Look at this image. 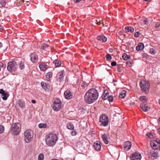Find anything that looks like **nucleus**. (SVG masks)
I'll return each mask as SVG.
<instances>
[{"label":"nucleus","mask_w":160,"mask_h":160,"mask_svg":"<svg viewBox=\"0 0 160 160\" xmlns=\"http://www.w3.org/2000/svg\"><path fill=\"white\" fill-rule=\"evenodd\" d=\"M99 96L98 91L95 89L92 88L88 90L84 96L85 102L88 104H91L96 101Z\"/></svg>","instance_id":"obj_1"},{"label":"nucleus","mask_w":160,"mask_h":160,"mask_svg":"<svg viewBox=\"0 0 160 160\" xmlns=\"http://www.w3.org/2000/svg\"><path fill=\"white\" fill-rule=\"evenodd\" d=\"M58 139L57 135L53 133L47 134L45 138L46 144L49 146H53L54 145Z\"/></svg>","instance_id":"obj_2"},{"label":"nucleus","mask_w":160,"mask_h":160,"mask_svg":"<svg viewBox=\"0 0 160 160\" xmlns=\"http://www.w3.org/2000/svg\"><path fill=\"white\" fill-rule=\"evenodd\" d=\"M33 137V131L30 129L26 130L24 132V139L25 142H30L32 139Z\"/></svg>","instance_id":"obj_3"},{"label":"nucleus","mask_w":160,"mask_h":160,"mask_svg":"<svg viewBox=\"0 0 160 160\" xmlns=\"http://www.w3.org/2000/svg\"><path fill=\"white\" fill-rule=\"evenodd\" d=\"M62 102L58 98L56 99L52 105L53 109L56 111H58L61 108Z\"/></svg>","instance_id":"obj_4"},{"label":"nucleus","mask_w":160,"mask_h":160,"mask_svg":"<svg viewBox=\"0 0 160 160\" xmlns=\"http://www.w3.org/2000/svg\"><path fill=\"white\" fill-rule=\"evenodd\" d=\"M18 65L16 62L13 61L8 63L7 68L8 71L12 72L15 71Z\"/></svg>","instance_id":"obj_5"},{"label":"nucleus","mask_w":160,"mask_h":160,"mask_svg":"<svg viewBox=\"0 0 160 160\" xmlns=\"http://www.w3.org/2000/svg\"><path fill=\"white\" fill-rule=\"evenodd\" d=\"M12 131L13 134L14 135H18L21 130L20 124L18 123H13L12 126Z\"/></svg>","instance_id":"obj_6"},{"label":"nucleus","mask_w":160,"mask_h":160,"mask_svg":"<svg viewBox=\"0 0 160 160\" xmlns=\"http://www.w3.org/2000/svg\"><path fill=\"white\" fill-rule=\"evenodd\" d=\"M139 84L141 90L142 92H148L150 88L149 83L148 82L143 81L140 82Z\"/></svg>","instance_id":"obj_7"},{"label":"nucleus","mask_w":160,"mask_h":160,"mask_svg":"<svg viewBox=\"0 0 160 160\" xmlns=\"http://www.w3.org/2000/svg\"><path fill=\"white\" fill-rule=\"evenodd\" d=\"M108 117L105 115H103L100 117V122L101 123L100 125L104 127L107 126L108 123Z\"/></svg>","instance_id":"obj_8"},{"label":"nucleus","mask_w":160,"mask_h":160,"mask_svg":"<svg viewBox=\"0 0 160 160\" xmlns=\"http://www.w3.org/2000/svg\"><path fill=\"white\" fill-rule=\"evenodd\" d=\"M151 146L154 150H160V140L157 139L151 143Z\"/></svg>","instance_id":"obj_9"},{"label":"nucleus","mask_w":160,"mask_h":160,"mask_svg":"<svg viewBox=\"0 0 160 160\" xmlns=\"http://www.w3.org/2000/svg\"><path fill=\"white\" fill-rule=\"evenodd\" d=\"M64 71L63 70H61L58 73L56 76L57 81L61 82L63 80L64 76Z\"/></svg>","instance_id":"obj_10"},{"label":"nucleus","mask_w":160,"mask_h":160,"mask_svg":"<svg viewBox=\"0 0 160 160\" xmlns=\"http://www.w3.org/2000/svg\"><path fill=\"white\" fill-rule=\"evenodd\" d=\"M30 60L31 62L33 63H36L38 62V57L37 54L36 53L33 52L30 55Z\"/></svg>","instance_id":"obj_11"},{"label":"nucleus","mask_w":160,"mask_h":160,"mask_svg":"<svg viewBox=\"0 0 160 160\" xmlns=\"http://www.w3.org/2000/svg\"><path fill=\"white\" fill-rule=\"evenodd\" d=\"M159 157V155L158 152L153 151H150L149 153V158L152 159L157 158Z\"/></svg>","instance_id":"obj_12"},{"label":"nucleus","mask_w":160,"mask_h":160,"mask_svg":"<svg viewBox=\"0 0 160 160\" xmlns=\"http://www.w3.org/2000/svg\"><path fill=\"white\" fill-rule=\"evenodd\" d=\"M101 145V143L100 142L96 141L94 142L93 146L96 151H99L100 150Z\"/></svg>","instance_id":"obj_13"},{"label":"nucleus","mask_w":160,"mask_h":160,"mask_svg":"<svg viewBox=\"0 0 160 160\" xmlns=\"http://www.w3.org/2000/svg\"><path fill=\"white\" fill-rule=\"evenodd\" d=\"M141 158V154L138 152H136L132 155L131 157V160H140Z\"/></svg>","instance_id":"obj_14"},{"label":"nucleus","mask_w":160,"mask_h":160,"mask_svg":"<svg viewBox=\"0 0 160 160\" xmlns=\"http://www.w3.org/2000/svg\"><path fill=\"white\" fill-rule=\"evenodd\" d=\"M0 94L3 96L2 97V99L4 100H6L9 95L8 93L6 92L2 89H0Z\"/></svg>","instance_id":"obj_15"},{"label":"nucleus","mask_w":160,"mask_h":160,"mask_svg":"<svg viewBox=\"0 0 160 160\" xmlns=\"http://www.w3.org/2000/svg\"><path fill=\"white\" fill-rule=\"evenodd\" d=\"M39 67L41 71H45L48 68V66L45 63H42L39 64Z\"/></svg>","instance_id":"obj_16"},{"label":"nucleus","mask_w":160,"mask_h":160,"mask_svg":"<svg viewBox=\"0 0 160 160\" xmlns=\"http://www.w3.org/2000/svg\"><path fill=\"white\" fill-rule=\"evenodd\" d=\"M123 146L125 149H126V151H128L131 148L132 144L130 142L127 141L125 142Z\"/></svg>","instance_id":"obj_17"},{"label":"nucleus","mask_w":160,"mask_h":160,"mask_svg":"<svg viewBox=\"0 0 160 160\" xmlns=\"http://www.w3.org/2000/svg\"><path fill=\"white\" fill-rule=\"evenodd\" d=\"M98 40H107L108 39H110L109 36L107 35L106 36H105L103 35H101L98 36L97 37Z\"/></svg>","instance_id":"obj_18"},{"label":"nucleus","mask_w":160,"mask_h":160,"mask_svg":"<svg viewBox=\"0 0 160 160\" xmlns=\"http://www.w3.org/2000/svg\"><path fill=\"white\" fill-rule=\"evenodd\" d=\"M17 104L21 108H24L25 107V104L23 101L19 100L17 102Z\"/></svg>","instance_id":"obj_19"},{"label":"nucleus","mask_w":160,"mask_h":160,"mask_svg":"<svg viewBox=\"0 0 160 160\" xmlns=\"http://www.w3.org/2000/svg\"><path fill=\"white\" fill-rule=\"evenodd\" d=\"M140 107L144 112H147L149 110V108L144 103H142L140 105Z\"/></svg>","instance_id":"obj_20"},{"label":"nucleus","mask_w":160,"mask_h":160,"mask_svg":"<svg viewBox=\"0 0 160 160\" xmlns=\"http://www.w3.org/2000/svg\"><path fill=\"white\" fill-rule=\"evenodd\" d=\"M41 85L42 87L45 90H47V89L49 87V85L48 84L44 82H42L41 83Z\"/></svg>","instance_id":"obj_21"},{"label":"nucleus","mask_w":160,"mask_h":160,"mask_svg":"<svg viewBox=\"0 0 160 160\" xmlns=\"http://www.w3.org/2000/svg\"><path fill=\"white\" fill-rule=\"evenodd\" d=\"M65 98L67 99H70V90H67L64 93Z\"/></svg>","instance_id":"obj_22"},{"label":"nucleus","mask_w":160,"mask_h":160,"mask_svg":"<svg viewBox=\"0 0 160 160\" xmlns=\"http://www.w3.org/2000/svg\"><path fill=\"white\" fill-rule=\"evenodd\" d=\"M144 48V45L142 43H140L136 47V49L138 51L142 50Z\"/></svg>","instance_id":"obj_23"},{"label":"nucleus","mask_w":160,"mask_h":160,"mask_svg":"<svg viewBox=\"0 0 160 160\" xmlns=\"http://www.w3.org/2000/svg\"><path fill=\"white\" fill-rule=\"evenodd\" d=\"M125 31L126 32H132L134 31L133 27H126L125 28Z\"/></svg>","instance_id":"obj_24"},{"label":"nucleus","mask_w":160,"mask_h":160,"mask_svg":"<svg viewBox=\"0 0 160 160\" xmlns=\"http://www.w3.org/2000/svg\"><path fill=\"white\" fill-rule=\"evenodd\" d=\"M71 130H72L71 132V135L72 136H75L78 133V132L74 130V126L73 125L71 124Z\"/></svg>","instance_id":"obj_25"},{"label":"nucleus","mask_w":160,"mask_h":160,"mask_svg":"<svg viewBox=\"0 0 160 160\" xmlns=\"http://www.w3.org/2000/svg\"><path fill=\"white\" fill-rule=\"evenodd\" d=\"M109 93H108V92L105 90L104 93H103L102 95V98L103 99L106 100L108 98V97Z\"/></svg>","instance_id":"obj_26"},{"label":"nucleus","mask_w":160,"mask_h":160,"mask_svg":"<svg viewBox=\"0 0 160 160\" xmlns=\"http://www.w3.org/2000/svg\"><path fill=\"white\" fill-rule=\"evenodd\" d=\"M53 63L55 65L56 67L60 66L62 64L61 61L58 60H56L53 61Z\"/></svg>","instance_id":"obj_27"},{"label":"nucleus","mask_w":160,"mask_h":160,"mask_svg":"<svg viewBox=\"0 0 160 160\" xmlns=\"http://www.w3.org/2000/svg\"><path fill=\"white\" fill-rule=\"evenodd\" d=\"M139 100L141 102H143L142 103H144L147 101V98L146 96H142L139 98Z\"/></svg>","instance_id":"obj_28"},{"label":"nucleus","mask_w":160,"mask_h":160,"mask_svg":"<svg viewBox=\"0 0 160 160\" xmlns=\"http://www.w3.org/2000/svg\"><path fill=\"white\" fill-rule=\"evenodd\" d=\"M122 57L124 60H127L130 58V55H128L126 53H124L123 54Z\"/></svg>","instance_id":"obj_29"},{"label":"nucleus","mask_w":160,"mask_h":160,"mask_svg":"<svg viewBox=\"0 0 160 160\" xmlns=\"http://www.w3.org/2000/svg\"><path fill=\"white\" fill-rule=\"evenodd\" d=\"M126 92L125 91H123L119 93V97L120 98H123L126 96Z\"/></svg>","instance_id":"obj_30"},{"label":"nucleus","mask_w":160,"mask_h":160,"mask_svg":"<svg viewBox=\"0 0 160 160\" xmlns=\"http://www.w3.org/2000/svg\"><path fill=\"white\" fill-rule=\"evenodd\" d=\"M38 127L40 128H46L47 125L46 123H40L38 125Z\"/></svg>","instance_id":"obj_31"},{"label":"nucleus","mask_w":160,"mask_h":160,"mask_svg":"<svg viewBox=\"0 0 160 160\" xmlns=\"http://www.w3.org/2000/svg\"><path fill=\"white\" fill-rule=\"evenodd\" d=\"M19 68L21 70L25 68L24 64L23 62H21L19 63Z\"/></svg>","instance_id":"obj_32"},{"label":"nucleus","mask_w":160,"mask_h":160,"mask_svg":"<svg viewBox=\"0 0 160 160\" xmlns=\"http://www.w3.org/2000/svg\"><path fill=\"white\" fill-rule=\"evenodd\" d=\"M44 159V155L43 153L39 154L38 156V160H43Z\"/></svg>","instance_id":"obj_33"},{"label":"nucleus","mask_w":160,"mask_h":160,"mask_svg":"<svg viewBox=\"0 0 160 160\" xmlns=\"http://www.w3.org/2000/svg\"><path fill=\"white\" fill-rule=\"evenodd\" d=\"M52 73L51 72H49L46 74V77L47 79H49V78L52 77Z\"/></svg>","instance_id":"obj_34"},{"label":"nucleus","mask_w":160,"mask_h":160,"mask_svg":"<svg viewBox=\"0 0 160 160\" xmlns=\"http://www.w3.org/2000/svg\"><path fill=\"white\" fill-rule=\"evenodd\" d=\"M48 47V45H47L43 44L41 47V49L43 50H45Z\"/></svg>","instance_id":"obj_35"},{"label":"nucleus","mask_w":160,"mask_h":160,"mask_svg":"<svg viewBox=\"0 0 160 160\" xmlns=\"http://www.w3.org/2000/svg\"><path fill=\"white\" fill-rule=\"evenodd\" d=\"M4 127L2 125H0V134L2 133L4 131Z\"/></svg>","instance_id":"obj_36"},{"label":"nucleus","mask_w":160,"mask_h":160,"mask_svg":"<svg viewBox=\"0 0 160 160\" xmlns=\"http://www.w3.org/2000/svg\"><path fill=\"white\" fill-rule=\"evenodd\" d=\"M106 58L107 60L109 61L111 60L112 58L109 54H108L106 56Z\"/></svg>","instance_id":"obj_37"},{"label":"nucleus","mask_w":160,"mask_h":160,"mask_svg":"<svg viewBox=\"0 0 160 160\" xmlns=\"http://www.w3.org/2000/svg\"><path fill=\"white\" fill-rule=\"evenodd\" d=\"M108 99L109 101L112 102L113 100V97L112 95L109 96L108 97Z\"/></svg>","instance_id":"obj_38"},{"label":"nucleus","mask_w":160,"mask_h":160,"mask_svg":"<svg viewBox=\"0 0 160 160\" xmlns=\"http://www.w3.org/2000/svg\"><path fill=\"white\" fill-rule=\"evenodd\" d=\"M149 52L151 54H154L155 53V51L153 48L150 49Z\"/></svg>","instance_id":"obj_39"},{"label":"nucleus","mask_w":160,"mask_h":160,"mask_svg":"<svg viewBox=\"0 0 160 160\" xmlns=\"http://www.w3.org/2000/svg\"><path fill=\"white\" fill-rule=\"evenodd\" d=\"M102 138L104 141L108 138L107 135L105 134L102 135Z\"/></svg>","instance_id":"obj_40"},{"label":"nucleus","mask_w":160,"mask_h":160,"mask_svg":"<svg viewBox=\"0 0 160 160\" xmlns=\"http://www.w3.org/2000/svg\"><path fill=\"white\" fill-rule=\"evenodd\" d=\"M140 34H141L139 32H137L134 34V36L135 37L138 38L140 36Z\"/></svg>","instance_id":"obj_41"},{"label":"nucleus","mask_w":160,"mask_h":160,"mask_svg":"<svg viewBox=\"0 0 160 160\" xmlns=\"http://www.w3.org/2000/svg\"><path fill=\"white\" fill-rule=\"evenodd\" d=\"M6 4L5 1H0V4H1L2 6H4Z\"/></svg>","instance_id":"obj_42"},{"label":"nucleus","mask_w":160,"mask_h":160,"mask_svg":"<svg viewBox=\"0 0 160 160\" xmlns=\"http://www.w3.org/2000/svg\"><path fill=\"white\" fill-rule=\"evenodd\" d=\"M87 86V84L84 82L81 85V86L83 88H85Z\"/></svg>","instance_id":"obj_43"},{"label":"nucleus","mask_w":160,"mask_h":160,"mask_svg":"<svg viewBox=\"0 0 160 160\" xmlns=\"http://www.w3.org/2000/svg\"><path fill=\"white\" fill-rule=\"evenodd\" d=\"M143 22H144V24L146 25H148L149 23L147 19L144 20Z\"/></svg>","instance_id":"obj_44"},{"label":"nucleus","mask_w":160,"mask_h":160,"mask_svg":"<svg viewBox=\"0 0 160 160\" xmlns=\"http://www.w3.org/2000/svg\"><path fill=\"white\" fill-rule=\"evenodd\" d=\"M160 26V23L159 22H157L156 24L155 28H159V27Z\"/></svg>","instance_id":"obj_45"},{"label":"nucleus","mask_w":160,"mask_h":160,"mask_svg":"<svg viewBox=\"0 0 160 160\" xmlns=\"http://www.w3.org/2000/svg\"><path fill=\"white\" fill-rule=\"evenodd\" d=\"M116 62H113L111 63V65L112 66H114L116 65Z\"/></svg>","instance_id":"obj_46"},{"label":"nucleus","mask_w":160,"mask_h":160,"mask_svg":"<svg viewBox=\"0 0 160 160\" xmlns=\"http://www.w3.org/2000/svg\"><path fill=\"white\" fill-rule=\"evenodd\" d=\"M74 2L75 3H78L80 2L81 0H73ZM83 1H85V0H83Z\"/></svg>","instance_id":"obj_47"},{"label":"nucleus","mask_w":160,"mask_h":160,"mask_svg":"<svg viewBox=\"0 0 160 160\" xmlns=\"http://www.w3.org/2000/svg\"><path fill=\"white\" fill-rule=\"evenodd\" d=\"M67 128L68 129H70V123H68L67 125Z\"/></svg>","instance_id":"obj_48"},{"label":"nucleus","mask_w":160,"mask_h":160,"mask_svg":"<svg viewBox=\"0 0 160 160\" xmlns=\"http://www.w3.org/2000/svg\"><path fill=\"white\" fill-rule=\"evenodd\" d=\"M96 23H97V24H98V25H100L101 23V22H100V21H98L97 20H96Z\"/></svg>","instance_id":"obj_49"},{"label":"nucleus","mask_w":160,"mask_h":160,"mask_svg":"<svg viewBox=\"0 0 160 160\" xmlns=\"http://www.w3.org/2000/svg\"><path fill=\"white\" fill-rule=\"evenodd\" d=\"M104 142L106 144H108V138L106 140H105Z\"/></svg>","instance_id":"obj_50"},{"label":"nucleus","mask_w":160,"mask_h":160,"mask_svg":"<svg viewBox=\"0 0 160 160\" xmlns=\"http://www.w3.org/2000/svg\"><path fill=\"white\" fill-rule=\"evenodd\" d=\"M109 50L110 52H112L113 51V50L112 48H109Z\"/></svg>","instance_id":"obj_51"},{"label":"nucleus","mask_w":160,"mask_h":160,"mask_svg":"<svg viewBox=\"0 0 160 160\" xmlns=\"http://www.w3.org/2000/svg\"><path fill=\"white\" fill-rule=\"evenodd\" d=\"M117 70H118V72H121V69L120 68H118L117 69Z\"/></svg>","instance_id":"obj_52"},{"label":"nucleus","mask_w":160,"mask_h":160,"mask_svg":"<svg viewBox=\"0 0 160 160\" xmlns=\"http://www.w3.org/2000/svg\"><path fill=\"white\" fill-rule=\"evenodd\" d=\"M31 102L33 103H35L36 102V101L34 100H31Z\"/></svg>","instance_id":"obj_53"},{"label":"nucleus","mask_w":160,"mask_h":160,"mask_svg":"<svg viewBox=\"0 0 160 160\" xmlns=\"http://www.w3.org/2000/svg\"><path fill=\"white\" fill-rule=\"evenodd\" d=\"M127 64H132V62H126Z\"/></svg>","instance_id":"obj_54"},{"label":"nucleus","mask_w":160,"mask_h":160,"mask_svg":"<svg viewBox=\"0 0 160 160\" xmlns=\"http://www.w3.org/2000/svg\"><path fill=\"white\" fill-rule=\"evenodd\" d=\"M75 79H76V81H75V82H73V83L74 84H75V83H77L78 82V79L77 78H76Z\"/></svg>","instance_id":"obj_55"},{"label":"nucleus","mask_w":160,"mask_h":160,"mask_svg":"<svg viewBox=\"0 0 160 160\" xmlns=\"http://www.w3.org/2000/svg\"><path fill=\"white\" fill-rule=\"evenodd\" d=\"M73 93H72V92L71 93V94H70V95H71V98H72V96H73Z\"/></svg>","instance_id":"obj_56"},{"label":"nucleus","mask_w":160,"mask_h":160,"mask_svg":"<svg viewBox=\"0 0 160 160\" xmlns=\"http://www.w3.org/2000/svg\"><path fill=\"white\" fill-rule=\"evenodd\" d=\"M158 132L160 134V128L158 129Z\"/></svg>","instance_id":"obj_57"},{"label":"nucleus","mask_w":160,"mask_h":160,"mask_svg":"<svg viewBox=\"0 0 160 160\" xmlns=\"http://www.w3.org/2000/svg\"><path fill=\"white\" fill-rule=\"evenodd\" d=\"M2 46V43L0 42V48H1V47Z\"/></svg>","instance_id":"obj_58"},{"label":"nucleus","mask_w":160,"mask_h":160,"mask_svg":"<svg viewBox=\"0 0 160 160\" xmlns=\"http://www.w3.org/2000/svg\"><path fill=\"white\" fill-rule=\"evenodd\" d=\"M51 160H58V159H53Z\"/></svg>","instance_id":"obj_59"},{"label":"nucleus","mask_w":160,"mask_h":160,"mask_svg":"<svg viewBox=\"0 0 160 160\" xmlns=\"http://www.w3.org/2000/svg\"><path fill=\"white\" fill-rule=\"evenodd\" d=\"M159 103L160 105V99H159Z\"/></svg>","instance_id":"obj_60"},{"label":"nucleus","mask_w":160,"mask_h":160,"mask_svg":"<svg viewBox=\"0 0 160 160\" xmlns=\"http://www.w3.org/2000/svg\"><path fill=\"white\" fill-rule=\"evenodd\" d=\"M102 25L103 26L104 25V23L103 22H102Z\"/></svg>","instance_id":"obj_61"},{"label":"nucleus","mask_w":160,"mask_h":160,"mask_svg":"<svg viewBox=\"0 0 160 160\" xmlns=\"http://www.w3.org/2000/svg\"><path fill=\"white\" fill-rule=\"evenodd\" d=\"M107 41H102L103 42H105Z\"/></svg>","instance_id":"obj_62"},{"label":"nucleus","mask_w":160,"mask_h":160,"mask_svg":"<svg viewBox=\"0 0 160 160\" xmlns=\"http://www.w3.org/2000/svg\"><path fill=\"white\" fill-rule=\"evenodd\" d=\"M159 121L160 122V118H159Z\"/></svg>","instance_id":"obj_63"},{"label":"nucleus","mask_w":160,"mask_h":160,"mask_svg":"<svg viewBox=\"0 0 160 160\" xmlns=\"http://www.w3.org/2000/svg\"><path fill=\"white\" fill-rule=\"evenodd\" d=\"M120 39H121V40H122V39L121 38H120Z\"/></svg>","instance_id":"obj_64"}]
</instances>
